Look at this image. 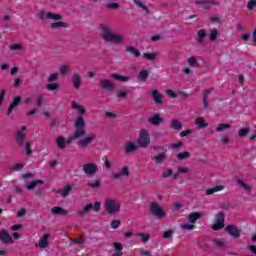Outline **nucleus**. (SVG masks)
Instances as JSON below:
<instances>
[{"mask_svg": "<svg viewBox=\"0 0 256 256\" xmlns=\"http://www.w3.org/2000/svg\"><path fill=\"white\" fill-rule=\"evenodd\" d=\"M100 29L102 31V38L107 43H114L115 45H119L125 41L123 35L114 34L109 27L105 24H100Z\"/></svg>", "mask_w": 256, "mask_h": 256, "instance_id": "obj_1", "label": "nucleus"}, {"mask_svg": "<svg viewBox=\"0 0 256 256\" xmlns=\"http://www.w3.org/2000/svg\"><path fill=\"white\" fill-rule=\"evenodd\" d=\"M104 207L108 215H115L121 211V204L117 199L107 198L104 202Z\"/></svg>", "mask_w": 256, "mask_h": 256, "instance_id": "obj_2", "label": "nucleus"}, {"mask_svg": "<svg viewBox=\"0 0 256 256\" xmlns=\"http://www.w3.org/2000/svg\"><path fill=\"white\" fill-rule=\"evenodd\" d=\"M74 134L66 139V144L72 143L75 139H81V137L85 136V128H83V122L78 120L77 123H74Z\"/></svg>", "mask_w": 256, "mask_h": 256, "instance_id": "obj_3", "label": "nucleus"}, {"mask_svg": "<svg viewBox=\"0 0 256 256\" xmlns=\"http://www.w3.org/2000/svg\"><path fill=\"white\" fill-rule=\"evenodd\" d=\"M149 211L151 215H153L154 217H157V219H163L167 215L163 210V207L159 206L157 202L150 203Z\"/></svg>", "mask_w": 256, "mask_h": 256, "instance_id": "obj_4", "label": "nucleus"}, {"mask_svg": "<svg viewBox=\"0 0 256 256\" xmlns=\"http://www.w3.org/2000/svg\"><path fill=\"white\" fill-rule=\"evenodd\" d=\"M137 143L142 149H147V147H149L151 144V136H149V133L146 130L140 131Z\"/></svg>", "mask_w": 256, "mask_h": 256, "instance_id": "obj_5", "label": "nucleus"}, {"mask_svg": "<svg viewBox=\"0 0 256 256\" xmlns=\"http://www.w3.org/2000/svg\"><path fill=\"white\" fill-rule=\"evenodd\" d=\"M38 17L39 19H41L42 21H49V20H53V21H63V16L59 15V14H55L53 12H47L45 13V11L41 10L38 12Z\"/></svg>", "mask_w": 256, "mask_h": 256, "instance_id": "obj_6", "label": "nucleus"}, {"mask_svg": "<svg viewBox=\"0 0 256 256\" xmlns=\"http://www.w3.org/2000/svg\"><path fill=\"white\" fill-rule=\"evenodd\" d=\"M91 209H94L95 213H99V211L101 209V202H95L94 205L87 204L82 210H79L77 213L80 217H83L84 215L89 213V211H91Z\"/></svg>", "mask_w": 256, "mask_h": 256, "instance_id": "obj_7", "label": "nucleus"}, {"mask_svg": "<svg viewBox=\"0 0 256 256\" xmlns=\"http://www.w3.org/2000/svg\"><path fill=\"white\" fill-rule=\"evenodd\" d=\"M72 108L76 109V111H78L79 116L78 118L75 120V123H77L79 120L82 121V127L83 129H85V119L83 118V116L85 115V108L79 104H77V102L72 101Z\"/></svg>", "mask_w": 256, "mask_h": 256, "instance_id": "obj_8", "label": "nucleus"}, {"mask_svg": "<svg viewBox=\"0 0 256 256\" xmlns=\"http://www.w3.org/2000/svg\"><path fill=\"white\" fill-rule=\"evenodd\" d=\"M223 227H225V214L223 212H219L216 214V222L213 225V230L220 231Z\"/></svg>", "mask_w": 256, "mask_h": 256, "instance_id": "obj_9", "label": "nucleus"}, {"mask_svg": "<svg viewBox=\"0 0 256 256\" xmlns=\"http://www.w3.org/2000/svg\"><path fill=\"white\" fill-rule=\"evenodd\" d=\"M82 167L85 175H95L99 171V166L95 163H86Z\"/></svg>", "mask_w": 256, "mask_h": 256, "instance_id": "obj_10", "label": "nucleus"}, {"mask_svg": "<svg viewBox=\"0 0 256 256\" xmlns=\"http://www.w3.org/2000/svg\"><path fill=\"white\" fill-rule=\"evenodd\" d=\"M226 231L234 239H239V237H241V231H239V228H237V226H235L233 224L227 225L226 226Z\"/></svg>", "mask_w": 256, "mask_h": 256, "instance_id": "obj_11", "label": "nucleus"}, {"mask_svg": "<svg viewBox=\"0 0 256 256\" xmlns=\"http://www.w3.org/2000/svg\"><path fill=\"white\" fill-rule=\"evenodd\" d=\"M0 241L1 243H4L5 245H11L13 243V237H11V234L7 230H1L0 231Z\"/></svg>", "mask_w": 256, "mask_h": 256, "instance_id": "obj_12", "label": "nucleus"}, {"mask_svg": "<svg viewBox=\"0 0 256 256\" xmlns=\"http://www.w3.org/2000/svg\"><path fill=\"white\" fill-rule=\"evenodd\" d=\"M115 87V83L111 82L110 80H100V89H103L104 91H115Z\"/></svg>", "mask_w": 256, "mask_h": 256, "instance_id": "obj_13", "label": "nucleus"}, {"mask_svg": "<svg viewBox=\"0 0 256 256\" xmlns=\"http://www.w3.org/2000/svg\"><path fill=\"white\" fill-rule=\"evenodd\" d=\"M19 105H21V96H16L8 106V110L6 112L7 117H9V115L13 113V109H16V107H19Z\"/></svg>", "mask_w": 256, "mask_h": 256, "instance_id": "obj_14", "label": "nucleus"}, {"mask_svg": "<svg viewBox=\"0 0 256 256\" xmlns=\"http://www.w3.org/2000/svg\"><path fill=\"white\" fill-rule=\"evenodd\" d=\"M95 139V134H89L77 142L78 147H87Z\"/></svg>", "mask_w": 256, "mask_h": 256, "instance_id": "obj_15", "label": "nucleus"}, {"mask_svg": "<svg viewBox=\"0 0 256 256\" xmlns=\"http://www.w3.org/2000/svg\"><path fill=\"white\" fill-rule=\"evenodd\" d=\"M151 95H152V99H153L154 103H156V105L163 104V95H161L159 90H157V89L151 90Z\"/></svg>", "mask_w": 256, "mask_h": 256, "instance_id": "obj_16", "label": "nucleus"}, {"mask_svg": "<svg viewBox=\"0 0 256 256\" xmlns=\"http://www.w3.org/2000/svg\"><path fill=\"white\" fill-rule=\"evenodd\" d=\"M112 177L115 180H119L121 177H129V167L124 166L120 173L112 172Z\"/></svg>", "mask_w": 256, "mask_h": 256, "instance_id": "obj_17", "label": "nucleus"}, {"mask_svg": "<svg viewBox=\"0 0 256 256\" xmlns=\"http://www.w3.org/2000/svg\"><path fill=\"white\" fill-rule=\"evenodd\" d=\"M195 5H207V9H211V6L219 7V2L214 0H196Z\"/></svg>", "mask_w": 256, "mask_h": 256, "instance_id": "obj_18", "label": "nucleus"}, {"mask_svg": "<svg viewBox=\"0 0 256 256\" xmlns=\"http://www.w3.org/2000/svg\"><path fill=\"white\" fill-rule=\"evenodd\" d=\"M14 137H15V141L18 145H20V146L25 145V139L27 137V135H25V133H22L21 131H17Z\"/></svg>", "mask_w": 256, "mask_h": 256, "instance_id": "obj_19", "label": "nucleus"}, {"mask_svg": "<svg viewBox=\"0 0 256 256\" xmlns=\"http://www.w3.org/2000/svg\"><path fill=\"white\" fill-rule=\"evenodd\" d=\"M148 123H150V125H155L156 127H159V125L163 123V118H161L159 114H155L153 117L148 119Z\"/></svg>", "mask_w": 256, "mask_h": 256, "instance_id": "obj_20", "label": "nucleus"}, {"mask_svg": "<svg viewBox=\"0 0 256 256\" xmlns=\"http://www.w3.org/2000/svg\"><path fill=\"white\" fill-rule=\"evenodd\" d=\"M205 39H207V32L205 31V29L198 30L196 36L197 43H199V45H203V41H205Z\"/></svg>", "mask_w": 256, "mask_h": 256, "instance_id": "obj_21", "label": "nucleus"}, {"mask_svg": "<svg viewBox=\"0 0 256 256\" xmlns=\"http://www.w3.org/2000/svg\"><path fill=\"white\" fill-rule=\"evenodd\" d=\"M137 151V146L133 142H127L124 147V152L126 155H131V153H135Z\"/></svg>", "mask_w": 256, "mask_h": 256, "instance_id": "obj_22", "label": "nucleus"}, {"mask_svg": "<svg viewBox=\"0 0 256 256\" xmlns=\"http://www.w3.org/2000/svg\"><path fill=\"white\" fill-rule=\"evenodd\" d=\"M225 189V186L223 185H216L214 187H210L206 189V195H214V193H219V191H223Z\"/></svg>", "mask_w": 256, "mask_h": 256, "instance_id": "obj_23", "label": "nucleus"}, {"mask_svg": "<svg viewBox=\"0 0 256 256\" xmlns=\"http://www.w3.org/2000/svg\"><path fill=\"white\" fill-rule=\"evenodd\" d=\"M49 234H44L43 238L40 240L39 244H36V247H40V249H45L49 245Z\"/></svg>", "mask_w": 256, "mask_h": 256, "instance_id": "obj_24", "label": "nucleus"}, {"mask_svg": "<svg viewBox=\"0 0 256 256\" xmlns=\"http://www.w3.org/2000/svg\"><path fill=\"white\" fill-rule=\"evenodd\" d=\"M111 79H116V81H122V83H127L128 81H131V76H123L119 74H111Z\"/></svg>", "mask_w": 256, "mask_h": 256, "instance_id": "obj_25", "label": "nucleus"}, {"mask_svg": "<svg viewBox=\"0 0 256 256\" xmlns=\"http://www.w3.org/2000/svg\"><path fill=\"white\" fill-rule=\"evenodd\" d=\"M72 84L74 89H79V87H81V75L75 73L72 76Z\"/></svg>", "mask_w": 256, "mask_h": 256, "instance_id": "obj_26", "label": "nucleus"}, {"mask_svg": "<svg viewBox=\"0 0 256 256\" xmlns=\"http://www.w3.org/2000/svg\"><path fill=\"white\" fill-rule=\"evenodd\" d=\"M167 159V153L162 152L154 156L155 165H161Z\"/></svg>", "mask_w": 256, "mask_h": 256, "instance_id": "obj_27", "label": "nucleus"}, {"mask_svg": "<svg viewBox=\"0 0 256 256\" xmlns=\"http://www.w3.org/2000/svg\"><path fill=\"white\" fill-rule=\"evenodd\" d=\"M52 215H67V210L63 209L61 206H55L51 210Z\"/></svg>", "mask_w": 256, "mask_h": 256, "instance_id": "obj_28", "label": "nucleus"}, {"mask_svg": "<svg viewBox=\"0 0 256 256\" xmlns=\"http://www.w3.org/2000/svg\"><path fill=\"white\" fill-rule=\"evenodd\" d=\"M149 78V71L146 69H142L139 74H138V80L141 83H145V81H147V79Z\"/></svg>", "mask_w": 256, "mask_h": 256, "instance_id": "obj_29", "label": "nucleus"}, {"mask_svg": "<svg viewBox=\"0 0 256 256\" xmlns=\"http://www.w3.org/2000/svg\"><path fill=\"white\" fill-rule=\"evenodd\" d=\"M73 187L71 185H66L63 189L58 190L57 193L61 195V197H67L69 193H71Z\"/></svg>", "mask_w": 256, "mask_h": 256, "instance_id": "obj_30", "label": "nucleus"}, {"mask_svg": "<svg viewBox=\"0 0 256 256\" xmlns=\"http://www.w3.org/2000/svg\"><path fill=\"white\" fill-rule=\"evenodd\" d=\"M198 219H201V213H199V212L191 213L188 216L189 223L194 224V225H195V223H197Z\"/></svg>", "mask_w": 256, "mask_h": 256, "instance_id": "obj_31", "label": "nucleus"}, {"mask_svg": "<svg viewBox=\"0 0 256 256\" xmlns=\"http://www.w3.org/2000/svg\"><path fill=\"white\" fill-rule=\"evenodd\" d=\"M196 125H198V129H205L209 127V124L205 122V118L199 117L195 120Z\"/></svg>", "mask_w": 256, "mask_h": 256, "instance_id": "obj_32", "label": "nucleus"}, {"mask_svg": "<svg viewBox=\"0 0 256 256\" xmlns=\"http://www.w3.org/2000/svg\"><path fill=\"white\" fill-rule=\"evenodd\" d=\"M43 183V180L32 181L26 186V189H28V191H33V189L36 188L37 185H43Z\"/></svg>", "mask_w": 256, "mask_h": 256, "instance_id": "obj_33", "label": "nucleus"}, {"mask_svg": "<svg viewBox=\"0 0 256 256\" xmlns=\"http://www.w3.org/2000/svg\"><path fill=\"white\" fill-rule=\"evenodd\" d=\"M171 128L175 129V131H181V129H183V124H181V122H179V120L173 119L171 121Z\"/></svg>", "mask_w": 256, "mask_h": 256, "instance_id": "obj_34", "label": "nucleus"}, {"mask_svg": "<svg viewBox=\"0 0 256 256\" xmlns=\"http://www.w3.org/2000/svg\"><path fill=\"white\" fill-rule=\"evenodd\" d=\"M126 51L131 53V55H134V57H141V52L133 46H127Z\"/></svg>", "mask_w": 256, "mask_h": 256, "instance_id": "obj_35", "label": "nucleus"}, {"mask_svg": "<svg viewBox=\"0 0 256 256\" xmlns=\"http://www.w3.org/2000/svg\"><path fill=\"white\" fill-rule=\"evenodd\" d=\"M56 145H58V148H59V149H65V146L67 145V144H66V139H65V137L59 136V137L56 139Z\"/></svg>", "mask_w": 256, "mask_h": 256, "instance_id": "obj_36", "label": "nucleus"}, {"mask_svg": "<svg viewBox=\"0 0 256 256\" xmlns=\"http://www.w3.org/2000/svg\"><path fill=\"white\" fill-rule=\"evenodd\" d=\"M138 237H140L142 243H149V240L151 239V235L147 233H138Z\"/></svg>", "mask_w": 256, "mask_h": 256, "instance_id": "obj_37", "label": "nucleus"}, {"mask_svg": "<svg viewBox=\"0 0 256 256\" xmlns=\"http://www.w3.org/2000/svg\"><path fill=\"white\" fill-rule=\"evenodd\" d=\"M190 157H191V153H189L187 151L177 154V159H179L180 161L189 159Z\"/></svg>", "mask_w": 256, "mask_h": 256, "instance_id": "obj_38", "label": "nucleus"}, {"mask_svg": "<svg viewBox=\"0 0 256 256\" xmlns=\"http://www.w3.org/2000/svg\"><path fill=\"white\" fill-rule=\"evenodd\" d=\"M134 5H137V7H140L141 9H143V11H146V13H149V8H147V6H145V4H143V2L139 1V0H133Z\"/></svg>", "mask_w": 256, "mask_h": 256, "instance_id": "obj_39", "label": "nucleus"}, {"mask_svg": "<svg viewBox=\"0 0 256 256\" xmlns=\"http://www.w3.org/2000/svg\"><path fill=\"white\" fill-rule=\"evenodd\" d=\"M181 229H183V231H193V229H195V225L189 224V223H184L181 225Z\"/></svg>", "mask_w": 256, "mask_h": 256, "instance_id": "obj_40", "label": "nucleus"}, {"mask_svg": "<svg viewBox=\"0 0 256 256\" xmlns=\"http://www.w3.org/2000/svg\"><path fill=\"white\" fill-rule=\"evenodd\" d=\"M231 127V124H219L218 127L216 128L217 133H221V131H225V129H229Z\"/></svg>", "mask_w": 256, "mask_h": 256, "instance_id": "obj_41", "label": "nucleus"}, {"mask_svg": "<svg viewBox=\"0 0 256 256\" xmlns=\"http://www.w3.org/2000/svg\"><path fill=\"white\" fill-rule=\"evenodd\" d=\"M218 35H219V31L217 29H212L210 31V41H217Z\"/></svg>", "mask_w": 256, "mask_h": 256, "instance_id": "obj_42", "label": "nucleus"}, {"mask_svg": "<svg viewBox=\"0 0 256 256\" xmlns=\"http://www.w3.org/2000/svg\"><path fill=\"white\" fill-rule=\"evenodd\" d=\"M237 183L240 185V187H243L244 191H251V186L247 185V183H244L242 179H238Z\"/></svg>", "mask_w": 256, "mask_h": 256, "instance_id": "obj_43", "label": "nucleus"}, {"mask_svg": "<svg viewBox=\"0 0 256 256\" xmlns=\"http://www.w3.org/2000/svg\"><path fill=\"white\" fill-rule=\"evenodd\" d=\"M144 59H147L148 61H154L156 59L157 54L156 53H144L143 54Z\"/></svg>", "mask_w": 256, "mask_h": 256, "instance_id": "obj_44", "label": "nucleus"}, {"mask_svg": "<svg viewBox=\"0 0 256 256\" xmlns=\"http://www.w3.org/2000/svg\"><path fill=\"white\" fill-rule=\"evenodd\" d=\"M59 27H67V24L65 22H53L51 24L52 29H59Z\"/></svg>", "mask_w": 256, "mask_h": 256, "instance_id": "obj_45", "label": "nucleus"}, {"mask_svg": "<svg viewBox=\"0 0 256 256\" xmlns=\"http://www.w3.org/2000/svg\"><path fill=\"white\" fill-rule=\"evenodd\" d=\"M46 88L48 89V91H57V89H59V84L49 83L46 85Z\"/></svg>", "mask_w": 256, "mask_h": 256, "instance_id": "obj_46", "label": "nucleus"}, {"mask_svg": "<svg viewBox=\"0 0 256 256\" xmlns=\"http://www.w3.org/2000/svg\"><path fill=\"white\" fill-rule=\"evenodd\" d=\"M213 245H215V247H225V242L221 241L219 238H216L214 240H212Z\"/></svg>", "mask_w": 256, "mask_h": 256, "instance_id": "obj_47", "label": "nucleus"}, {"mask_svg": "<svg viewBox=\"0 0 256 256\" xmlns=\"http://www.w3.org/2000/svg\"><path fill=\"white\" fill-rule=\"evenodd\" d=\"M113 247H114V251H116V252L121 253L123 251V244H121L119 242H114Z\"/></svg>", "mask_w": 256, "mask_h": 256, "instance_id": "obj_48", "label": "nucleus"}, {"mask_svg": "<svg viewBox=\"0 0 256 256\" xmlns=\"http://www.w3.org/2000/svg\"><path fill=\"white\" fill-rule=\"evenodd\" d=\"M173 175V169H167L166 171L162 172V179H167Z\"/></svg>", "mask_w": 256, "mask_h": 256, "instance_id": "obj_49", "label": "nucleus"}, {"mask_svg": "<svg viewBox=\"0 0 256 256\" xmlns=\"http://www.w3.org/2000/svg\"><path fill=\"white\" fill-rule=\"evenodd\" d=\"M116 97H118V99H126L127 98V92L123 91V90H119L116 92Z\"/></svg>", "mask_w": 256, "mask_h": 256, "instance_id": "obj_50", "label": "nucleus"}, {"mask_svg": "<svg viewBox=\"0 0 256 256\" xmlns=\"http://www.w3.org/2000/svg\"><path fill=\"white\" fill-rule=\"evenodd\" d=\"M88 187H92V189H99V187H101V181L96 180L93 183H88Z\"/></svg>", "mask_w": 256, "mask_h": 256, "instance_id": "obj_51", "label": "nucleus"}, {"mask_svg": "<svg viewBox=\"0 0 256 256\" xmlns=\"http://www.w3.org/2000/svg\"><path fill=\"white\" fill-rule=\"evenodd\" d=\"M255 7H256V0H249L247 4L248 11H253Z\"/></svg>", "mask_w": 256, "mask_h": 256, "instance_id": "obj_52", "label": "nucleus"}, {"mask_svg": "<svg viewBox=\"0 0 256 256\" xmlns=\"http://www.w3.org/2000/svg\"><path fill=\"white\" fill-rule=\"evenodd\" d=\"M188 65L190 67H195V65H197V58H195L194 56L189 57L188 58Z\"/></svg>", "mask_w": 256, "mask_h": 256, "instance_id": "obj_53", "label": "nucleus"}, {"mask_svg": "<svg viewBox=\"0 0 256 256\" xmlns=\"http://www.w3.org/2000/svg\"><path fill=\"white\" fill-rule=\"evenodd\" d=\"M57 79H59V74L53 73L49 75L48 82L53 83V81H57Z\"/></svg>", "mask_w": 256, "mask_h": 256, "instance_id": "obj_54", "label": "nucleus"}, {"mask_svg": "<svg viewBox=\"0 0 256 256\" xmlns=\"http://www.w3.org/2000/svg\"><path fill=\"white\" fill-rule=\"evenodd\" d=\"M120 225H121V220H113L111 222V228L112 229H119Z\"/></svg>", "mask_w": 256, "mask_h": 256, "instance_id": "obj_55", "label": "nucleus"}, {"mask_svg": "<svg viewBox=\"0 0 256 256\" xmlns=\"http://www.w3.org/2000/svg\"><path fill=\"white\" fill-rule=\"evenodd\" d=\"M173 230H167L164 232L163 237L164 239H171L173 237Z\"/></svg>", "mask_w": 256, "mask_h": 256, "instance_id": "obj_56", "label": "nucleus"}, {"mask_svg": "<svg viewBox=\"0 0 256 256\" xmlns=\"http://www.w3.org/2000/svg\"><path fill=\"white\" fill-rule=\"evenodd\" d=\"M166 95H168V97H172V99H177V93L171 89L166 90Z\"/></svg>", "mask_w": 256, "mask_h": 256, "instance_id": "obj_57", "label": "nucleus"}, {"mask_svg": "<svg viewBox=\"0 0 256 256\" xmlns=\"http://www.w3.org/2000/svg\"><path fill=\"white\" fill-rule=\"evenodd\" d=\"M249 134V128H244V129H241L239 130L238 132V135L240 137H245V135H248Z\"/></svg>", "mask_w": 256, "mask_h": 256, "instance_id": "obj_58", "label": "nucleus"}, {"mask_svg": "<svg viewBox=\"0 0 256 256\" xmlns=\"http://www.w3.org/2000/svg\"><path fill=\"white\" fill-rule=\"evenodd\" d=\"M11 51H19L23 49V46L21 44H13L10 46Z\"/></svg>", "mask_w": 256, "mask_h": 256, "instance_id": "obj_59", "label": "nucleus"}, {"mask_svg": "<svg viewBox=\"0 0 256 256\" xmlns=\"http://www.w3.org/2000/svg\"><path fill=\"white\" fill-rule=\"evenodd\" d=\"M193 133V130L188 129V130H184L182 132H180V137H187L189 135H191Z\"/></svg>", "mask_w": 256, "mask_h": 256, "instance_id": "obj_60", "label": "nucleus"}, {"mask_svg": "<svg viewBox=\"0 0 256 256\" xmlns=\"http://www.w3.org/2000/svg\"><path fill=\"white\" fill-rule=\"evenodd\" d=\"M27 215V209L25 208H21L18 212H17V217H25Z\"/></svg>", "mask_w": 256, "mask_h": 256, "instance_id": "obj_61", "label": "nucleus"}, {"mask_svg": "<svg viewBox=\"0 0 256 256\" xmlns=\"http://www.w3.org/2000/svg\"><path fill=\"white\" fill-rule=\"evenodd\" d=\"M106 7L108 9H119V3H116V2L110 3V4H107Z\"/></svg>", "mask_w": 256, "mask_h": 256, "instance_id": "obj_62", "label": "nucleus"}, {"mask_svg": "<svg viewBox=\"0 0 256 256\" xmlns=\"http://www.w3.org/2000/svg\"><path fill=\"white\" fill-rule=\"evenodd\" d=\"M20 169H23V164H15L11 166V171H19Z\"/></svg>", "mask_w": 256, "mask_h": 256, "instance_id": "obj_63", "label": "nucleus"}, {"mask_svg": "<svg viewBox=\"0 0 256 256\" xmlns=\"http://www.w3.org/2000/svg\"><path fill=\"white\" fill-rule=\"evenodd\" d=\"M68 68L67 66L63 65L60 67V73L61 75H67Z\"/></svg>", "mask_w": 256, "mask_h": 256, "instance_id": "obj_64", "label": "nucleus"}]
</instances>
